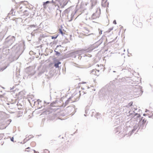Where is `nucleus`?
I'll return each instance as SVG.
<instances>
[{
  "instance_id": "nucleus-1",
  "label": "nucleus",
  "mask_w": 153,
  "mask_h": 153,
  "mask_svg": "<svg viewBox=\"0 0 153 153\" xmlns=\"http://www.w3.org/2000/svg\"><path fill=\"white\" fill-rule=\"evenodd\" d=\"M134 24L137 27L141 28L142 27L143 24L142 22L138 20H135L133 22Z\"/></svg>"
},
{
  "instance_id": "nucleus-2",
  "label": "nucleus",
  "mask_w": 153,
  "mask_h": 153,
  "mask_svg": "<svg viewBox=\"0 0 153 153\" xmlns=\"http://www.w3.org/2000/svg\"><path fill=\"white\" fill-rule=\"evenodd\" d=\"M96 66L97 67V69L99 71H103L105 69L104 65H103L100 64L99 65L98 64L96 65Z\"/></svg>"
},
{
  "instance_id": "nucleus-3",
  "label": "nucleus",
  "mask_w": 153,
  "mask_h": 153,
  "mask_svg": "<svg viewBox=\"0 0 153 153\" xmlns=\"http://www.w3.org/2000/svg\"><path fill=\"white\" fill-rule=\"evenodd\" d=\"M99 72L97 69H93L91 71V73L92 75L98 76L99 74Z\"/></svg>"
},
{
  "instance_id": "nucleus-4",
  "label": "nucleus",
  "mask_w": 153,
  "mask_h": 153,
  "mask_svg": "<svg viewBox=\"0 0 153 153\" xmlns=\"http://www.w3.org/2000/svg\"><path fill=\"white\" fill-rule=\"evenodd\" d=\"M7 126V125L5 124V122H4L3 123L0 124V130L4 129Z\"/></svg>"
},
{
  "instance_id": "nucleus-5",
  "label": "nucleus",
  "mask_w": 153,
  "mask_h": 153,
  "mask_svg": "<svg viewBox=\"0 0 153 153\" xmlns=\"http://www.w3.org/2000/svg\"><path fill=\"white\" fill-rule=\"evenodd\" d=\"M64 2V0H60L59 1V6L62 8L64 7L65 4L63 3Z\"/></svg>"
},
{
  "instance_id": "nucleus-6",
  "label": "nucleus",
  "mask_w": 153,
  "mask_h": 153,
  "mask_svg": "<svg viewBox=\"0 0 153 153\" xmlns=\"http://www.w3.org/2000/svg\"><path fill=\"white\" fill-rule=\"evenodd\" d=\"M102 4L104 6H105L108 4V3L107 2V0H102Z\"/></svg>"
},
{
  "instance_id": "nucleus-7",
  "label": "nucleus",
  "mask_w": 153,
  "mask_h": 153,
  "mask_svg": "<svg viewBox=\"0 0 153 153\" xmlns=\"http://www.w3.org/2000/svg\"><path fill=\"white\" fill-rule=\"evenodd\" d=\"M91 1L92 3L91 7H92L95 5L97 3L96 0H91Z\"/></svg>"
},
{
  "instance_id": "nucleus-8",
  "label": "nucleus",
  "mask_w": 153,
  "mask_h": 153,
  "mask_svg": "<svg viewBox=\"0 0 153 153\" xmlns=\"http://www.w3.org/2000/svg\"><path fill=\"white\" fill-rule=\"evenodd\" d=\"M21 2H19V3H16L15 5L16 6V8H17L19 6H20V4H21Z\"/></svg>"
},
{
  "instance_id": "nucleus-9",
  "label": "nucleus",
  "mask_w": 153,
  "mask_h": 153,
  "mask_svg": "<svg viewBox=\"0 0 153 153\" xmlns=\"http://www.w3.org/2000/svg\"><path fill=\"white\" fill-rule=\"evenodd\" d=\"M61 64V62H58L57 63H56L55 64L54 66L56 68H58L59 67V64Z\"/></svg>"
},
{
  "instance_id": "nucleus-10",
  "label": "nucleus",
  "mask_w": 153,
  "mask_h": 153,
  "mask_svg": "<svg viewBox=\"0 0 153 153\" xmlns=\"http://www.w3.org/2000/svg\"><path fill=\"white\" fill-rule=\"evenodd\" d=\"M30 145L32 146L33 147L36 146V143L34 142H32L31 143Z\"/></svg>"
},
{
  "instance_id": "nucleus-11",
  "label": "nucleus",
  "mask_w": 153,
  "mask_h": 153,
  "mask_svg": "<svg viewBox=\"0 0 153 153\" xmlns=\"http://www.w3.org/2000/svg\"><path fill=\"white\" fill-rule=\"evenodd\" d=\"M24 15L27 16L28 15V13L26 10H25L24 12Z\"/></svg>"
},
{
  "instance_id": "nucleus-12",
  "label": "nucleus",
  "mask_w": 153,
  "mask_h": 153,
  "mask_svg": "<svg viewBox=\"0 0 153 153\" xmlns=\"http://www.w3.org/2000/svg\"><path fill=\"white\" fill-rule=\"evenodd\" d=\"M4 134H0V140H1L3 137Z\"/></svg>"
},
{
  "instance_id": "nucleus-13",
  "label": "nucleus",
  "mask_w": 153,
  "mask_h": 153,
  "mask_svg": "<svg viewBox=\"0 0 153 153\" xmlns=\"http://www.w3.org/2000/svg\"><path fill=\"white\" fill-rule=\"evenodd\" d=\"M44 153H50V152L47 149H45L44 150Z\"/></svg>"
},
{
  "instance_id": "nucleus-14",
  "label": "nucleus",
  "mask_w": 153,
  "mask_h": 153,
  "mask_svg": "<svg viewBox=\"0 0 153 153\" xmlns=\"http://www.w3.org/2000/svg\"><path fill=\"white\" fill-rule=\"evenodd\" d=\"M30 149V147H27V148L26 149L25 151H27V152H29Z\"/></svg>"
},
{
  "instance_id": "nucleus-15",
  "label": "nucleus",
  "mask_w": 153,
  "mask_h": 153,
  "mask_svg": "<svg viewBox=\"0 0 153 153\" xmlns=\"http://www.w3.org/2000/svg\"><path fill=\"white\" fill-rule=\"evenodd\" d=\"M59 31L61 33L62 35H63L64 34V33L62 31V30L61 29H60L59 30Z\"/></svg>"
},
{
  "instance_id": "nucleus-16",
  "label": "nucleus",
  "mask_w": 153,
  "mask_h": 153,
  "mask_svg": "<svg viewBox=\"0 0 153 153\" xmlns=\"http://www.w3.org/2000/svg\"><path fill=\"white\" fill-rule=\"evenodd\" d=\"M95 16H96V14L95 13H94V14H93V15H92V17H93V18L94 19L96 18V17H95Z\"/></svg>"
},
{
  "instance_id": "nucleus-17",
  "label": "nucleus",
  "mask_w": 153,
  "mask_h": 153,
  "mask_svg": "<svg viewBox=\"0 0 153 153\" xmlns=\"http://www.w3.org/2000/svg\"><path fill=\"white\" fill-rule=\"evenodd\" d=\"M58 36H55V37H54V36H52V37H51V38L52 39H56L57 38V37Z\"/></svg>"
},
{
  "instance_id": "nucleus-18",
  "label": "nucleus",
  "mask_w": 153,
  "mask_h": 153,
  "mask_svg": "<svg viewBox=\"0 0 153 153\" xmlns=\"http://www.w3.org/2000/svg\"><path fill=\"white\" fill-rule=\"evenodd\" d=\"M49 2H50L49 1H47L46 2L44 3V6L46 4H47V3H48Z\"/></svg>"
},
{
  "instance_id": "nucleus-19",
  "label": "nucleus",
  "mask_w": 153,
  "mask_h": 153,
  "mask_svg": "<svg viewBox=\"0 0 153 153\" xmlns=\"http://www.w3.org/2000/svg\"><path fill=\"white\" fill-rule=\"evenodd\" d=\"M1 36H2V37H3V33H1V32L0 33V37Z\"/></svg>"
},
{
  "instance_id": "nucleus-20",
  "label": "nucleus",
  "mask_w": 153,
  "mask_h": 153,
  "mask_svg": "<svg viewBox=\"0 0 153 153\" xmlns=\"http://www.w3.org/2000/svg\"><path fill=\"white\" fill-rule=\"evenodd\" d=\"M34 153H39V152H37L35 150H33Z\"/></svg>"
},
{
  "instance_id": "nucleus-21",
  "label": "nucleus",
  "mask_w": 153,
  "mask_h": 153,
  "mask_svg": "<svg viewBox=\"0 0 153 153\" xmlns=\"http://www.w3.org/2000/svg\"><path fill=\"white\" fill-rule=\"evenodd\" d=\"M113 23H114L115 24H117V23L115 20L114 21Z\"/></svg>"
},
{
  "instance_id": "nucleus-22",
  "label": "nucleus",
  "mask_w": 153,
  "mask_h": 153,
  "mask_svg": "<svg viewBox=\"0 0 153 153\" xmlns=\"http://www.w3.org/2000/svg\"><path fill=\"white\" fill-rule=\"evenodd\" d=\"M69 10V8H68V9H66V10H65V11H68Z\"/></svg>"
},
{
  "instance_id": "nucleus-23",
  "label": "nucleus",
  "mask_w": 153,
  "mask_h": 153,
  "mask_svg": "<svg viewBox=\"0 0 153 153\" xmlns=\"http://www.w3.org/2000/svg\"><path fill=\"white\" fill-rule=\"evenodd\" d=\"M11 140L12 141H13V137H12V138L11 139Z\"/></svg>"
},
{
  "instance_id": "nucleus-24",
  "label": "nucleus",
  "mask_w": 153,
  "mask_h": 153,
  "mask_svg": "<svg viewBox=\"0 0 153 153\" xmlns=\"http://www.w3.org/2000/svg\"><path fill=\"white\" fill-rule=\"evenodd\" d=\"M35 27V25H30V27Z\"/></svg>"
},
{
  "instance_id": "nucleus-25",
  "label": "nucleus",
  "mask_w": 153,
  "mask_h": 153,
  "mask_svg": "<svg viewBox=\"0 0 153 153\" xmlns=\"http://www.w3.org/2000/svg\"><path fill=\"white\" fill-rule=\"evenodd\" d=\"M22 7H22V6H21V7H20V9H22Z\"/></svg>"
},
{
  "instance_id": "nucleus-26",
  "label": "nucleus",
  "mask_w": 153,
  "mask_h": 153,
  "mask_svg": "<svg viewBox=\"0 0 153 153\" xmlns=\"http://www.w3.org/2000/svg\"><path fill=\"white\" fill-rule=\"evenodd\" d=\"M33 137V136H31V137Z\"/></svg>"
}]
</instances>
